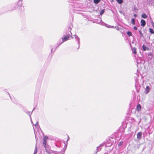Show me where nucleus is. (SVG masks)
Masks as SVG:
<instances>
[{
  "label": "nucleus",
  "mask_w": 154,
  "mask_h": 154,
  "mask_svg": "<svg viewBox=\"0 0 154 154\" xmlns=\"http://www.w3.org/2000/svg\"><path fill=\"white\" fill-rule=\"evenodd\" d=\"M71 30V28L69 27L68 28V30L66 31V35H63V37L62 38V39H60L59 41V42L57 44L58 45L57 48L60 45L62 44L64 42L67 41L69 39V36L70 35L69 33L70 32L72 34Z\"/></svg>",
  "instance_id": "1"
},
{
  "label": "nucleus",
  "mask_w": 154,
  "mask_h": 154,
  "mask_svg": "<svg viewBox=\"0 0 154 154\" xmlns=\"http://www.w3.org/2000/svg\"><path fill=\"white\" fill-rule=\"evenodd\" d=\"M104 144L103 143H102L100 144L99 146L97 147L96 150V151L95 153V154H97V152L100 151L101 150L102 147L103 146H104Z\"/></svg>",
  "instance_id": "2"
},
{
  "label": "nucleus",
  "mask_w": 154,
  "mask_h": 154,
  "mask_svg": "<svg viewBox=\"0 0 154 154\" xmlns=\"http://www.w3.org/2000/svg\"><path fill=\"white\" fill-rule=\"evenodd\" d=\"M46 152L48 154H56V152L52 150L48 149L47 148L45 149Z\"/></svg>",
  "instance_id": "3"
},
{
  "label": "nucleus",
  "mask_w": 154,
  "mask_h": 154,
  "mask_svg": "<svg viewBox=\"0 0 154 154\" xmlns=\"http://www.w3.org/2000/svg\"><path fill=\"white\" fill-rule=\"evenodd\" d=\"M75 38L76 41H77L78 44V48H77L78 49L80 47V38L78 36L76 35H75Z\"/></svg>",
  "instance_id": "4"
},
{
  "label": "nucleus",
  "mask_w": 154,
  "mask_h": 154,
  "mask_svg": "<svg viewBox=\"0 0 154 154\" xmlns=\"http://www.w3.org/2000/svg\"><path fill=\"white\" fill-rule=\"evenodd\" d=\"M142 133L141 131L138 132L137 134V138L138 140H140L142 137Z\"/></svg>",
  "instance_id": "5"
},
{
  "label": "nucleus",
  "mask_w": 154,
  "mask_h": 154,
  "mask_svg": "<svg viewBox=\"0 0 154 154\" xmlns=\"http://www.w3.org/2000/svg\"><path fill=\"white\" fill-rule=\"evenodd\" d=\"M141 105L140 104H138L137 106L136 109L137 111L139 112L141 110Z\"/></svg>",
  "instance_id": "6"
},
{
  "label": "nucleus",
  "mask_w": 154,
  "mask_h": 154,
  "mask_svg": "<svg viewBox=\"0 0 154 154\" xmlns=\"http://www.w3.org/2000/svg\"><path fill=\"white\" fill-rule=\"evenodd\" d=\"M149 90L150 88L148 86H147L146 88L145 89V91L144 92L146 94H147L149 92Z\"/></svg>",
  "instance_id": "7"
},
{
  "label": "nucleus",
  "mask_w": 154,
  "mask_h": 154,
  "mask_svg": "<svg viewBox=\"0 0 154 154\" xmlns=\"http://www.w3.org/2000/svg\"><path fill=\"white\" fill-rule=\"evenodd\" d=\"M140 23L141 26H144L146 25V21L142 19L140 21Z\"/></svg>",
  "instance_id": "8"
},
{
  "label": "nucleus",
  "mask_w": 154,
  "mask_h": 154,
  "mask_svg": "<svg viewBox=\"0 0 154 154\" xmlns=\"http://www.w3.org/2000/svg\"><path fill=\"white\" fill-rule=\"evenodd\" d=\"M142 48L144 51H145L146 50H149V48L147 47H146L144 45H143L142 46Z\"/></svg>",
  "instance_id": "9"
},
{
  "label": "nucleus",
  "mask_w": 154,
  "mask_h": 154,
  "mask_svg": "<svg viewBox=\"0 0 154 154\" xmlns=\"http://www.w3.org/2000/svg\"><path fill=\"white\" fill-rule=\"evenodd\" d=\"M141 17L143 18H146L147 16L145 13H143L142 14Z\"/></svg>",
  "instance_id": "10"
},
{
  "label": "nucleus",
  "mask_w": 154,
  "mask_h": 154,
  "mask_svg": "<svg viewBox=\"0 0 154 154\" xmlns=\"http://www.w3.org/2000/svg\"><path fill=\"white\" fill-rule=\"evenodd\" d=\"M46 140H43V145L45 147V149H47V148L46 146Z\"/></svg>",
  "instance_id": "11"
},
{
  "label": "nucleus",
  "mask_w": 154,
  "mask_h": 154,
  "mask_svg": "<svg viewBox=\"0 0 154 154\" xmlns=\"http://www.w3.org/2000/svg\"><path fill=\"white\" fill-rule=\"evenodd\" d=\"M135 87H137V86H138V79L137 78H136L135 79Z\"/></svg>",
  "instance_id": "12"
},
{
  "label": "nucleus",
  "mask_w": 154,
  "mask_h": 154,
  "mask_svg": "<svg viewBox=\"0 0 154 154\" xmlns=\"http://www.w3.org/2000/svg\"><path fill=\"white\" fill-rule=\"evenodd\" d=\"M131 23L133 25L135 24V20L134 19L132 18L131 19Z\"/></svg>",
  "instance_id": "13"
},
{
  "label": "nucleus",
  "mask_w": 154,
  "mask_h": 154,
  "mask_svg": "<svg viewBox=\"0 0 154 154\" xmlns=\"http://www.w3.org/2000/svg\"><path fill=\"white\" fill-rule=\"evenodd\" d=\"M138 31H139L140 34V37H143V34L141 31V30H138Z\"/></svg>",
  "instance_id": "14"
},
{
  "label": "nucleus",
  "mask_w": 154,
  "mask_h": 154,
  "mask_svg": "<svg viewBox=\"0 0 154 154\" xmlns=\"http://www.w3.org/2000/svg\"><path fill=\"white\" fill-rule=\"evenodd\" d=\"M136 48H133V53L134 54H136L137 53L136 52Z\"/></svg>",
  "instance_id": "15"
},
{
  "label": "nucleus",
  "mask_w": 154,
  "mask_h": 154,
  "mask_svg": "<svg viewBox=\"0 0 154 154\" xmlns=\"http://www.w3.org/2000/svg\"><path fill=\"white\" fill-rule=\"evenodd\" d=\"M27 114H28L30 116V117H31V115L32 113V112L31 113L29 111H26L25 112Z\"/></svg>",
  "instance_id": "16"
},
{
  "label": "nucleus",
  "mask_w": 154,
  "mask_h": 154,
  "mask_svg": "<svg viewBox=\"0 0 154 154\" xmlns=\"http://www.w3.org/2000/svg\"><path fill=\"white\" fill-rule=\"evenodd\" d=\"M119 4H121L123 2V0H116Z\"/></svg>",
  "instance_id": "17"
},
{
  "label": "nucleus",
  "mask_w": 154,
  "mask_h": 154,
  "mask_svg": "<svg viewBox=\"0 0 154 154\" xmlns=\"http://www.w3.org/2000/svg\"><path fill=\"white\" fill-rule=\"evenodd\" d=\"M100 2V0H94V2L95 4H98Z\"/></svg>",
  "instance_id": "18"
},
{
  "label": "nucleus",
  "mask_w": 154,
  "mask_h": 154,
  "mask_svg": "<svg viewBox=\"0 0 154 154\" xmlns=\"http://www.w3.org/2000/svg\"><path fill=\"white\" fill-rule=\"evenodd\" d=\"M149 32L151 33L152 34L154 33V31H153V30L152 29L149 28Z\"/></svg>",
  "instance_id": "19"
},
{
  "label": "nucleus",
  "mask_w": 154,
  "mask_h": 154,
  "mask_svg": "<svg viewBox=\"0 0 154 154\" xmlns=\"http://www.w3.org/2000/svg\"><path fill=\"white\" fill-rule=\"evenodd\" d=\"M127 34L129 36H131L132 35V33L130 31L127 32Z\"/></svg>",
  "instance_id": "20"
},
{
  "label": "nucleus",
  "mask_w": 154,
  "mask_h": 154,
  "mask_svg": "<svg viewBox=\"0 0 154 154\" xmlns=\"http://www.w3.org/2000/svg\"><path fill=\"white\" fill-rule=\"evenodd\" d=\"M37 147L36 144V146H35V148L34 152L35 154H36V153L37 152Z\"/></svg>",
  "instance_id": "21"
},
{
  "label": "nucleus",
  "mask_w": 154,
  "mask_h": 154,
  "mask_svg": "<svg viewBox=\"0 0 154 154\" xmlns=\"http://www.w3.org/2000/svg\"><path fill=\"white\" fill-rule=\"evenodd\" d=\"M105 10L104 9L102 10L100 12V14L102 15L104 12Z\"/></svg>",
  "instance_id": "22"
},
{
  "label": "nucleus",
  "mask_w": 154,
  "mask_h": 154,
  "mask_svg": "<svg viewBox=\"0 0 154 154\" xmlns=\"http://www.w3.org/2000/svg\"><path fill=\"white\" fill-rule=\"evenodd\" d=\"M48 139V137L47 136H45L43 139V140H46Z\"/></svg>",
  "instance_id": "23"
},
{
  "label": "nucleus",
  "mask_w": 154,
  "mask_h": 154,
  "mask_svg": "<svg viewBox=\"0 0 154 154\" xmlns=\"http://www.w3.org/2000/svg\"><path fill=\"white\" fill-rule=\"evenodd\" d=\"M123 144V142H120L119 143V146H121Z\"/></svg>",
  "instance_id": "24"
},
{
  "label": "nucleus",
  "mask_w": 154,
  "mask_h": 154,
  "mask_svg": "<svg viewBox=\"0 0 154 154\" xmlns=\"http://www.w3.org/2000/svg\"><path fill=\"white\" fill-rule=\"evenodd\" d=\"M151 23L153 27L154 28V23L152 21V22H151Z\"/></svg>",
  "instance_id": "25"
},
{
  "label": "nucleus",
  "mask_w": 154,
  "mask_h": 154,
  "mask_svg": "<svg viewBox=\"0 0 154 154\" xmlns=\"http://www.w3.org/2000/svg\"><path fill=\"white\" fill-rule=\"evenodd\" d=\"M133 29L135 30H137V27L134 26L133 28Z\"/></svg>",
  "instance_id": "26"
},
{
  "label": "nucleus",
  "mask_w": 154,
  "mask_h": 154,
  "mask_svg": "<svg viewBox=\"0 0 154 154\" xmlns=\"http://www.w3.org/2000/svg\"><path fill=\"white\" fill-rule=\"evenodd\" d=\"M38 121H37L35 125V126H36V125H38Z\"/></svg>",
  "instance_id": "27"
},
{
  "label": "nucleus",
  "mask_w": 154,
  "mask_h": 154,
  "mask_svg": "<svg viewBox=\"0 0 154 154\" xmlns=\"http://www.w3.org/2000/svg\"><path fill=\"white\" fill-rule=\"evenodd\" d=\"M134 15L135 17H136L137 16V15L136 14H134Z\"/></svg>",
  "instance_id": "28"
},
{
  "label": "nucleus",
  "mask_w": 154,
  "mask_h": 154,
  "mask_svg": "<svg viewBox=\"0 0 154 154\" xmlns=\"http://www.w3.org/2000/svg\"><path fill=\"white\" fill-rule=\"evenodd\" d=\"M68 139L67 140V141H68V140H69V137L68 136Z\"/></svg>",
  "instance_id": "29"
},
{
  "label": "nucleus",
  "mask_w": 154,
  "mask_h": 154,
  "mask_svg": "<svg viewBox=\"0 0 154 154\" xmlns=\"http://www.w3.org/2000/svg\"><path fill=\"white\" fill-rule=\"evenodd\" d=\"M30 119H31V122L33 124V122H32V119H31V117H30Z\"/></svg>",
  "instance_id": "30"
},
{
  "label": "nucleus",
  "mask_w": 154,
  "mask_h": 154,
  "mask_svg": "<svg viewBox=\"0 0 154 154\" xmlns=\"http://www.w3.org/2000/svg\"><path fill=\"white\" fill-rule=\"evenodd\" d=\"M35 109V108H34L33 109L32 111V113L33 111L34 110V109Z\"/></svg>",
  "instance_id": "31"
},
{
  "label": "nucleus",
  "mask_w": 154,
  "mask_h": 154,
  "mask_svg": "<svg viewBox=\"0 0 154 154\" xmlns=\"http://www.w3.org/2000/svg\"><path fill=\"white\" fill-rule=\"evenodd\" d=\"M52 51H53V48H52L51 49V52H52Z\"/></svg>",
  "instance_id": "32"
},
{
  "label": "nucleus",
  "mask_w": 154,
  "mask_h": 154,
  "mask_svg": "<svg viewBox=\"0 0 154 154\" xmlns=\"http://www.w3.org/2000/svg\"><path fill=\"white\" fill-rule=\"evenodd\" d=\"M22 1V0H20L19 1V2H18V3L20 2V1Z\"/></svg>",
  "instance_id": "33"
},
{
  "label": "nucleus",
  "mask_w": 154,
  "mask_h": 154,
  "mask_svg": "<svg viewBox=\"0 0 154 154\" xmlns=\"http://www.w3.org/2000/svg\"><path fill=\"white\" fill-rule=\"evenodd\" d=\"M8 94L9 95V96H10V94H9V93H8Z\"/></svg>",
  "instance_id": "34"
},
{
  "label": "nucleus",
  "mask_w": 154,
  "mask_h": 154,
  "mask_svg": "<svg viewBox=\"0 0 154 154\" xmlns=\"http://www.w3.org/2000/svg\"><path fill=\"white\" fill-rule=\"evenodd\" d=\"M106 27H109V26H106Z\"/></svg>",
  "instance_id": "35"
},
{
  "label": "nucleus",
  "mask_w": 154,
  "mask_h": 154,
  "mask_svg": "<svg viewBox=\"0 0 154 154\" xmlns=\"http://www.w3.org/2000/svg\"><path fill=\"white\" fill-rule=\"evenodd\" d=\"M33 154H35L34 153Z\"/></svg>",
  "instance_id": "36"
}]
</instances>
